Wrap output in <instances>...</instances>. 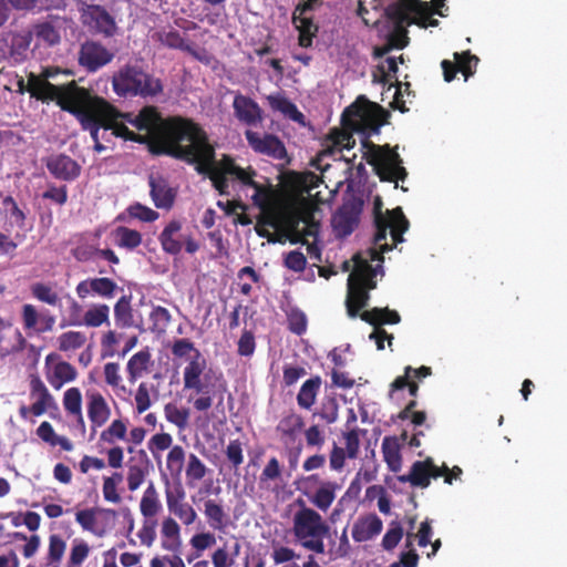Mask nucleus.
Here are the masks:
<instances>
[{
  "label": "nucleus",
  "mask_w": 567,
  "mask_h": 567,
  "mask_svg": "<svg viewBox=\"0 0 567 567\" xmlns=\"http://www.w3.org/2000/svg\"><path fill=\"white\" fill-rule=\"evenodd\" d=\"M218 163L221 166L223 173L226 174L228 178L231 177L233 181H238L244 186L252 184L254 177L256 176L254 168L240 167L236 164L235 159L227 154H224Z\"/></svg>",
  "instance_id": "cd10ccee"
},
{
  "label": "nucleus",
  "mask_w": 567,
  "mask_h": 567,
  "mask_svg": "<svg viewBox=\"0 0 567 567\" xmlns=\"http://www.w3.org/2000/svg\"><path fill=\"white\" fill-rule=\"evenodd\" d=\"M80 19L84 27L92 33L101 34L104 38H112L117 32L114 17L100 4H81Z\"/></svg>",
  "instance_id": "1a4fd4ad"
},
{
  "label": "nucleus",
  "mask_w": 567,
  "mask_h": 567,
  "mask_svg": "<svg viewBox=\"0 0 567 567\" xmlns=\"http://www.w3.org/2000/svg\"><path fill=\"white\" fill-rule=\"evenodd\" d=\"M370 293L364 287L358 286L351 277L348 278V295L346 300L347 313L350 318H355L360 310L368 306Z\"/></svg>",
  "instance_id": "a878e982"
},
{
  "label": "nucleus",
  "mask_w": 567,
  "mask_h": 567,
  "mask_svg": "<svg viewBox=\"0 0 567 567\" xmlns=\"http://www.w3.org/2000/svg\"><path fill=\"white\" fill-rule=\"evenodd\" d=\"M155 39L163 45L187 52L198 61H203L205 58V50H199L193 42H188L185 38L176 30L158 31L155 33Z\"/></svg>",
  "instance_id": "6ab92c4d"
},
{
  "label": "nucleus",
  "mask_w": 567,
  "mask_h": 567,
  "mask_svg": "<svg viewBox=\"0 0 567 567\" xmlns=\"http://www.w3.org/2000/svg\"><path fill=\"white\" fill-rule=\"evenodd\" d=\"M190 546L196 550L194 557H188V563L193 561L195 557H199L200 553L216 544V537L212 533L195 534L190 540Z\"/></svg>",
  "instance_id": "0e129e2a"
},
{
  "label": "nucleus",
  "mask_w": 567,
  "mask_h": 567,
  "mask_svg": "<svg viewBox=\"0 0 567 567\" xmlns=\"http://www.w3.org/2000/svg\"><path fill=\"white\" fill-rule=\"evenodd\" d=\"M66 543L58 534H52L49 537V547L47 554V566H59L65 553Z\"/></svg>",
  "instance_id": "09e8293b"
},
{
  "label": "nucleus",
  "mask_w": 567,
  "mask_h": 567,
  "mask_svg": "<svg viewBox=\"0 0 567 567\" xmlns=\"http://www.w3.org/2000/svg\"><path fill=\"white\" fill-rule=\"evenodd\" d=\"M339 485L332 481H323L317 491L309 497L310 503L318 509L327 512L336 499Z\"/></svg>",
  "instance_id": "c756f323"
},
{
  "label": "nucleus",
  "mask_w": 567,
  "mask_h": 567,
  "mask_svg": "<svg viewBox=\"0 0 567 567\" xmlns=\"http://www.w3.org/2000/svg\"><path fill=\"white\" fill-rule=\"evenodd\" d=\"M31 32L50 47L60 43L61 40L59 30L50 21H41L33 24Z\"/></svg>",
  "instance_id": "de8ad7c7"
},
{
  "label": "nucleus",
  "mask_w": 567,
  "mask_h": 567,
  "mask_svg": "<svg viewBox=\"0 0 567 567\" xmlns=\"http://www.w3.org/2000/svg\"><path fill=\"white\" fill-rule=\"evenodd\" d=\"M431 458L416 461L412 464L410 473L399 477L401 482H410L411 485L425 488L430 485L431 478Z\"/></svg>",
  "instance_id": "2f4dec72"
},
{
  "label": "nucleus",
  "mask_w": 567,
  "mask_h": 567,
  "mask_svg": "<svg viewBox=\"0 0 567 567\" xmlns=\"http://www.w3.org/2000/svg\"><path fill=\"white\" fill-rule=\"evenodd\" d=\"M404 530L400 522L392 520L382 538V547L385 550H393L403 537Z\"/></svg>",
  "instance_id": "680f3d73"
},
{
  "label": "nucleus",
  "mask_w": 567,
  "mask_h": 567,
  "mask_svg": "<svg viewBox=\"0 0 567 567\" xmlns=\"http://www.w3.org/2000/svg\"><path fill=\"white\" fill-rule=\"evenodd\" d=\"M30 396L35 399V402L32 404L34 416H40L49 409L56 408L54 398L37 374L30 375Z\"/></svg>",
  "instance_id": "aec40b11"
},
{
  "label": "nucleus",
  "mask_w": 567,
  "mask_h": 567,
  "mask_svg": "<svg viewBox=\"0 0 567 567\" xmlns=\"http://www.w3.org/2000/svg\"><path fill=\"white\" fill-rule=\"evenodd\" d=\"M404 388L409 389L411 396L416 398L419 394V384L415 380H412V367L408 365L404 369V374L396 377L390 384L389 398L392 399L393 393Z\"/></svg>",
  "instance_id": "a18cd8bd"
},
{
  "label": "nucleus",
  "mask_w": 567,
  "mask_h": 567,
  "mask_svg": "<svg viewBox=\"0 0 567 567\" xmlns=\"http://www.w3.org/2000/svg\"><path fill=\"white\" fill-rule=\"evenodd\" d=\"M86 342V336L81 331H66L58 337V349L62 352L81 349Z\"/></svg>",
  "instance_id": "49530a36"
},
{
  "label": "nucleus",
  "mask_w": 567,
  "mask_h": 567,
  "mask_svg": "<svg viewBox=\"0 0 567 567\" xmlns=\"http://www.w3.org/2000/svg\"><path fill=\"white\" fill-rule=\"evenodd\" d=\"M204 515L210 528L225 532L229 525V516L224 506L216 499L208 498L204 502Z\"/></svg>",
  "instance_id": "bb28decb"
},
{
  "label": "nucleus",
  "mask_w": 567,
  "mask_h": 567,
  "mask_svg": "<svg viewBox=\"0 0 567 567\" xmlns=\"http://www.w3.org/2000/svg\"><path fill=\"white\" fill-rule=\"evenodd\" d=\"M49 173L56 179L75 181L81 174V165L66 154H53L44 159Z\"/></svg>",
  "instance_id": "dca6fc26"
},
{
  "label": "nucleus",
  "mask_w": 567,
  "mask_h": 567,
  "mask_svg": "<svg viewBox=\"0 0 567 567\" xmlns=\"http://www.w3.org/2000/svg\"><path fill=\"white\" fill-rule=\"evenodd\" d=\"M165 419L174 424L178 430H185L188 425L189 410L186 408H178L176 404L169 402L164 405Z\"/></svg>",
  "instance_id": "8fccbe9b"
},
{
  "label": "nucleus",
  "mask_w": 567,
  "mask_h": 567,
  "mask_svg": "<svg viewBox=\"0 0 567 567\" xmlns=\"http://www.w3.org/2000/svg\"><path fill=\"white\" fill-rule=\"evenodd\" d=\"M322 384L321 377L315 375L306 380L297 394V403L300 409L310 410L317 400Z\"/></svg>",
  "instance_id": "7c9ffc66"
},
{
  "label": "nucleus",
  "mask_w": 567,
  "mask_h": 567,
  "mask_svg": "<svg viewBox=\"0 0 567 567\" xmlns=\"http://www.w3.org/2000/svg\"><path fill=\"white\" fill-rule=\"evenodd\" d=\"M150 363L151 352L147 348L132 355L126 365L128 380L134 382L141 378L143 373L147 371Z\"/></svg>",
  "instance_id": "ea45409f"
},
{
  "label": "nucleus",
  "mask_w": 567,
  "mask_h": 567,
  "mask_svg": "<svg viewBox=\"0 0 567 567\" xmlns=\"http://www.w3.org/2000/svg\"><path fill=\"white\" fill-rule=\"evenodd\" d=\"M87 417L91 429L95 432L103 426L111 417V409L105 398L97 391H87Z\"/></svg>",
  "instance_id": "a211bd4d"
},
{
  "label": "nucleus",
  "mask_w": 567,
  "mask_h": 567,
  "mask_svg": "<svg viewBox=\"0 0 567 567\" xmlns=\"http://www.w3.org/2000/svg\"><path fill=\"white\" fill-rule=\"evenodd\" d=\"M320 223L316 220L312 212L303 209L297 213L296 219L289 228V241L291 244L308 245V238L318 239Z\"/></svg>",
  "instance_id": "ddd939ff"
},
{
  "label": "nucleus",
  "mask_w": 567,
  "mask_h": 567,
  "mask_svg": "<svg viewBox=\"0 0 567 567\" xmlns=\"http://www.w3.org/2000/svg\"><path fill=\"white\" fill-rule=\"evenodd\" d=\"M93 295L104 299H112L120 289L117 284L109 277L92 278Z\"/></svg>",
  "instance_id": "5fc2aeb1"
},
{
  "label": "nucleus",
  "mask_w": 567,
  "mask_h": 567,
  "mask_svg": "<svg viewBox=\"0 0 567 567\" xmlns=\"http://www.w3.org/2000/svg\"><path fill=\"white\" fill-rule=\"evenodd\" d=\"M150 320L152 321V331L163 333L169 326L172 316L165 307L157 306L151 311Z\"/></svg>",
  "instance_id": "bf43d9fd"
},
{
  "label": "nucleus",
  "mask_w": 567,
  "mask_h": 567,
  "mask_svg": "<svg viewBox=\"0 0 567 567\" xmlns=\"http://www.w3.org/2000/svg\"><path fill=\"white\" fill-rule=\"evenodd\" d=\"M161 509L162 503L159 501L158 493L154 484L151 482L144 491L140 502L141 514L145 517V519H154Z\"/></svg>",
  "instance_id": "f704fd0d"
},
{
  "label": "nucleus",
  "mask_w": 567,
  "mask_h": 567,
  "mask_svg": "<svg viewBox=\"0 0 567 567\" xmlns=\"http://www.w3.org/2000/svg\"><path fill=\"white\" fill-rule=\"evenodd\" d=\"M63 406L69 414L78 417L79 424L84 429L85 423L82 415V394L79 388H70L64 392Z\"/></svg>",
  "instance_id": "79ce46f5"
},
{
  "label": "nucleus",
  "mask_w": 567,
  "mask_h": 567,
  "mask_svg": "<svg viewBox=\"0 0 567 567\" xmlns=\"http://www.w3.org/2000/svg\"><path fill=\"white\" fill-rule=\"evenodd\" d=\"M383 528V523L377 514L360 516L352 526V538L357 543H363L377 537Z\"/></svg>",
  "instance_id": "412c9836"
},
{
  "label": "nucleus",
  "mask_w": 567,
  "mask_h": 567,
  "mask_svg": "<svg viewBox=\"0 0 567 567\" xmlns=\"http://www.w3.org/2000/svg\"><path fill=\"white\" fill-rule=\"evenodd\" d=\"M76 377L78 371L71 363L60 361L53 367L47 379L54 389L59 390L64 383L74 381Z\"/></svg>",
  "instance_id": "473e14b6"
},
{
  "label": "nucleus",
  "mask_w": 567,
  "mask_h": 567,
  "mask_svg": "<svg viewBox=\"0 0 567 567\" xmlns=\"http://www.w3.org/2000/svg\"><path fill=\"white\" fill-rule=\"evenodd\" d=\"M281 465L278 458L275 456L269 458L259 476V485L265 486L271 481L279 480L281 477Z\"/></svg>",
  "instance_id": "69168bd1"
},
{
  "label": "nucleus",
  "mask_w": 567,
  "mask_h": 567,
  "mask_svg": "<svg viewBox=\"0 0 567 567\" xmlns=\"http://www.w3.org/2000/svg\"><path fill=\"white\" fill-rule=\"evenodd\" d=\"M165 484V498L168 512L186 526L194 524L197 519V513L190 504L185 502V491L182 484L178 482L175 488L172 489L169 480L166 476Z\"/></svg>",
  "instance_id": "f8f14e48"
},
{
  "label": "nucleus",
  "mask_w": 567,
  "mask_h": 567,
  "mask_svg": "<svg viewBox=\"0 0 567 567\" xmlns=\"http://www.w3.org/2000/svg\"><path fill=\"white\" fill-rule=\"evenodd\" d=\"M208 472L205 463L194 453H190L187 457V464L185 468L186 484L189 487H194L197 482L202 481Z\"/></svg>",
  "instance_id": "a19ab883"
},
{
  "label": "nucleus",
  "mask_w": 567,
  "mask_h": 567,
  "mask_svg": "<svg viewBox=\"0 0 567 567\" xmlns=\"http://www.w3.org/2000/svg\"><path fill=\"white\" fill-rule=\"evenodd\" d=\"M58 73V68H45L39 75L31 72L29 74V94L42 103L55 102L64 111L74 102H81L90 90L79 86L74 80L66 84H52L49 79Z\"/></svg>",
  "instance_id": "39448f33"
},
{
  "label": "nucleus",
  "mask_w": 567,
  "mask_h": 567,
  "mask_svg": "<svg viewBox=\"0 0 567 567\" xmlns=\"http://www.w3.org/2000/svg\"><path fill=\"white\" fill-rule=\"evenodd\" d=\"M115 235L117 238L118 246L126 249H135L142 243L141 233L125 226L117 227L115 229Z\"/></svg>",
  "instance_id": "864d4df0"
},
{
  "label": "nucleus",
  "mask_w": 567,
  "mask_h": 567,
  "mask_svg": "<svg viewBox=\"0 0 567 567\" xmlns=\"http://www.w3.org/2000/svg\"><path fill=\"white\" fill-rule=\"evenodd\" d=\"M173 158L195 165L196 172L207 176L220 195L229 194V178L223 173L216 159L215 147L204 128L190 144H187L186 150L174 151Z\"/></svg>",
  "instance_id": "20e7f679"
},
{
  "label": "nucleus",
  "mask_w": 567,
  "mask_h": 567,
  "mask_svg": "<svg viewBox=\"0 0 567 567\" xmlns=\"http://www.w3.org/2000/svg\"><path fill=\"white\" fill-rule=\"evenodd\" d=\"M65 112L74 115L83 130L90 131L94 142L100 141L99 133L101 128L112 131L116 137L136 143H144L147 138L142 134L131 131L127 125L118 121L120 111L103 97L92 95L87 92L81 102H74L68 106Z\"/></svg>",
  "instance_id": "7ed1b4c3"
},
{
  "label": "nucleus",
  "mask_w": 567,
  "mask_h": 567,
  "mask_svg": "<svg viewBox=\"0 0 567 567\" xmlns=\"http://www.w3.org/2000/svg\"><path fill=\"white\" fill-rule=\"evenodd\" d=\"M115 54L99 41L87 40L80 47L78 62L87 73H95L114 59Z\"/></svg>",
  "instance_id": "9b49d317"
},
{
  "label": "nucleus",
  "mask_w": 567,
  "mask_h": 567,
  "mask_svg": "<svg viewBox=\"0 0 567 567\" xmlns=\"http://www.w3.org/2000/svg\"><path fill=\"white\" fill-rule=\"evenodd\" d=\"M148 184L151 187L150 195L157 208L169 209L174 205L175 192L169 187L168 182L158 176H150Z\"/></svg>",
  "instance_id": "5701e85b"
},
{
  "label": "nucleus",
  "mask_w": 567,
  "mask_h": 567,
  "mask_svg": "<svg viewBox=\"0 0 567 567\" xmlns=\"http://www.w3.org/2000/svg\"><path fill=\"white\" fill-rule=\"evenodd\" d=\"M360 318L377 328H382L383 324H398L401 321L399 312L386 307H374L371 310H365L360 313Z\"/></svg>",
  "instance_id": "c85d7f7f"
},
{
  "label": "nucleus",
  "mask_w": 567,
  "mask_h": 567,
  "mask_svg": "<svg viewBox=\"0 0 567 567\" xmlns=\"http://www.w3.org/2000/svg\"><path fill=\"white\" fill-rule=\"evenodd\" d=\"M267 100H268L270 107L274 111L280 112L281 114H284L285 116L289 117L290 120H292L295 122L303 123V118H305L303 114L286 96L281 95V94L269 95L267 97Z\"/></svg>",
  "instance_id": "e433bc0d"
},
{
  "label": "nucleus",
  "mask_w": 567,
  "mask_h": 567,
  "mask_svg": "<svg viewBox=\"0 0 567 567\" xmlns=\"http://www.w3.org/2000/svg\"><path fill=\"white\" fill-rule=\"evenodd\" d=\"M349 277H351L358 286L364 287L368 292L377 287V281L374 279L375 270L368 260H360Z\"/></svg>",
  "instance_id": "58836bf2"
},
{
  "label": "nucleus",
  "mask_w": 567,
  "mask_h": 567,
  "mask_svg": "<svg viewBox=\"0 0 567 567\" xmlns=\"http://www.w3.org/2000/svg\"><path fill=\"white\" fill-rule=\"evenodd\" d=\"M361 203L355 200L346 202L332 216V227L337 236H349L359 223Z\"/></svg>",
  "instance_id": "2eb2a0df"
},
{
  "label": "nucleus",
  "mask_w": 567,
  "mask_h": 567,
  "mask_svg": "<svg viewBox=\"0 0 567 567\" xmlns=\"http://www.w3.org/2000/svg\"><path fill=\"white\" fill-rule=\"evenodd\" d=\"M185 462V450L181 445H174L166 457V467L172 476H179Z\"/></svg>",
  "instance_id": "13d9d810"
},
{
  "label": "nucleus",
  "mask_w": 567,
  "mask_h": 567,
  "mask_svg": "<svg viewBox=\"0 0 567 567\" xmlns=\"http://www.w3.org/2000/svg\"><path fill=\"white\" fill-rule=\"evenodd\" d=\"M386 18L393 23V31L388 37V43L393 49H404L409 43L406 27L413 24V18L405 16L399 4H388Z\"/></svg>",
  "instance_id": "4468645a"
},
{
  "label": "nucleus",
  "mask_w": 567,
  "mask_h": 567,
  "mask_svg": "<svg viewBox=\"0 0 567 567\" xmlns=\"http://www.w3.org/2000/svg\"><path fill=\"white\" fill-rule=\"evenodd\" d=\"M292 24L299 32L298 43L301 48L312 45V40L318 33V25L313 22L312 17L308 12L295 9L292 13Z\"/></svg>",
  "instance_id": "b1692460"
},
{
  "label": "nucleus",
  "mask_w": 567,
  "mask_h": 567,
  "mask_svg": "<svg viewBox=\"0 0 567 567\" xmlns=\"http://www.w3.org/2000/svg\"><path fill=\"white\" fill-rule=\"evenodd\" d=\"M30 289H31L32 296L37 300L44 302L49 306L55 307L61 301L58 292L55 290H53V288L48 284L35 282L31 286Z\"/></svg>",
  "instance_id": "3c124183"
},
{
  "label": "nucleus",
  "mask_w": 567,
  "mask_h": 567,
  "mask_svg": "<svg viewBox=\"0 0 567 567\" xmlns=\"http://www.w3.org/2000/svg\"><path fill=\"white\" fill-rule=\"evenodd\" d=\"M90 554V546L82 539H74L66 567H81Z\"/></svg>",
  "instance_id": "e2e57ef3"
},
{
  "label": "nucleus",
  "mask_w": 567,
  "mask_h": 567,
  "mask_svg": "<svg viewBox=\"0 0 567 567\" xmlns=\"http://www.w3.org/2000/svg\"><path fill=\"white\" fill-rule=\"evenodd\" d=\"M173 437L168 433H157L151 437L147 447L155 458H158V452L165 451L172 446Z\"/></svg>",
  "instance_id": "774afa93"
},
{
  "label": "nucleus",
  "mask_w": 567,
  "mask_h": 567,
  "mask_svg": "<svg viewBox=\"0 0 567 567\" xmlns=\"http://www.w3.org/2000/svg\"><path fill=\"white\" fill-rule=\"evenodd\" d=\"M2 206L4 207L6 212L9 214L11 226L14 225L18 228H24L27 215L19 207L18 203L11 195L3 197Z\"/></svg>",
  "instance_id": "6e6d98bb"
},
{
  "label": "nucleus",
  "mask_w": 567,
  "mask_h": 567,
  "mask_svg": "<svg viewBox=\"0 0 567 567\" xmlns=\"http://www.w3.org/2000/svg\"><path fill=\"white\" fill-rule=\"evenodd\" d=\"M235 117L248 126L257 125L264 118L262 110L256 101L241 93H236L233 101Z\"/></svg>",
  "instance_id": "f3484780"
},
{
  "label": "nucleus",
  "mask_w": 567,
  "mask_h": 567,
  "mask_svg": "<svg viewBox=\"0 0 567 567\" xmlns=\"http://www.w3.org/2000/svg\"><path fill=\"white\" fill-rule=\"evenodd\" d=\"M245 137L248 145L255 153L268 156L274 161H278L281 166L290 164L291 157L289 156L284 142L277 135L270 133L260 135L257 132L247 130L245 132Z\"/></svg>",
  "instance_id": "9d476101"
},
{
  "label": "nucleus",
  "mask_w": 567,
  "mask_h": 567,
  "mask_svg": "<svg viewBox=\"0 0 567 567\" xmlns=\"http://www.w3.org/2000/svg\"><path fill=\"white\" fill-rule=\"evenodd\" d=\"M454 59L458 69L465 80H467L471 75L474 74L475 69L478 63V58L476 55L471 54L470 51H465L462 53H454Z\"/></svg>",
  "instance_id": "052dcab7"
},
{
  "label": "nucleus",
  "mask_w": 567,
  "mask_h": 567,
  "mask_svg": "<svg viewBox=\"0 0 567 567\" xmlns=\"http://www.w3.org/2000/svg\"><path fill=\"white\" fill-rule=\"evenodd\" d=\"M299 509L292 517V535L305 549L315 554H324V538L330 534V526L313 508L308 507L303 499L298 498Z\"/></svg>",
  "instance_id": "423d86ee"
},
{
  "label": "nucleus",
  "mask_w": 567,
  "mask_h": 567,
  "mask_svg": "<svg viewBox=\"0 0 567 567\" xmlns=\"http://www.w3.org/2000/svg\"><path fill=\"white\" fill-rule=\"evenodd\" d=\"M206 367V359L200 351H196V355H190V360L183 373L184 389L194 390L196 393H204V384L200 377Z\"/></svg>",
  "instance_id": "4be33fe9"
},
{
  "label": "nucleus",
  "mask_w": 567,
  "mask_h": 567,
  "mask_svg": "<svg viewBox=\"0 0 567 567\" xmlns=\"http://www.w3.org/2000/svg\"><path fill=\"white\" fill-rule=\"evenodd\" d=\"M162 249L172 256L181 254L183 248L187 254H195L199 249V243L190 233L183 231V225L179 220H171L158 236Z\"/></svg>",
  "instance_id": "6e6552de"
},
{
  "label": "nucleus",
  "mask_w": 567,
  "mask_h": 567,
  "mask_svg": "<svg viewBox=\"0 0 567 567\" xmlns=\"http://www.w3.org/2000/svg\"><path fill=\"white\" fill-rule=\"evenodd\" d=\"M110 317V307L106 303H97L93 305L91 308H89L83 319L80 320L79 317L71 316L68 323H61V327L65 326H86L92 328L101 327L103 323H110L109 320Z\"/></svg>",
  "instance_id": "393cba45"
},
{
  "label": "nucleus",
  "mask_w": 567,
  "mask_h": 567,
  "mask_svg": "<svg viewBox=\"0 0 567 567\" xmlns=\"http://www.w3.org/2000/svg\"><path fill=\"white\" fill-rule=\"evenodd\" d=\"M303 426V417L300 414L291 412L279 421L276 430L281 437H287L290 442H293Z\"/></svg>",
  "instance_id": "4c0bfd02"
},
{
  "label": "nucleus",
  "mask_w": 567,
  "mask_h": 567,
  "mask_svg": "<svg viewBox=\"0 0 567 567\" xmlns=\"http://www.w3.org/2000/svg\"><path fill=\"white\" fill-rule=\"evenodd\" d=\"M382 454L390 471L396 473L401 470L402 457L399 440L395 436H385L382 441Z\"/></svg>",
  "instance_id": "c9c22d12"
},
{
  "label": "nucleus",
  "mask_w": 567,
  "mask_h": 567,
  "mask_svg": "<svg viewBox=\"0 0 567 567\" xmlns=\"http://www.w3.org/2000/svg\"><path fill=\"white\" fill-rule=\"evenodd\" d=\"M389 215L392 216L390 235H391L392 240H393V244L391 245L392 248H393L399 243H402L404 240L403 234L409 228V220L404 216L401 207H396L394 209H391L389 212Z\"/></svg>",
  "instance_id": "37998d69"
},
{
  "label": "nucleus",
  "mask_w": 567,
  "mask_h": 567,
  "mask_svg": "<svg viewBox=\"0 0 567 567\" xmlns=\"http://www.w3.org/2000/svg\"><path fill=\"white\" fill-rule=\"evenodd\" d=\"M127 426L121 419L113 420L107 429L103 430L100 435L102 442L113 444L116 440H125Z\"/></svg>",
  "instance_id": "4d7b16f0"
},
{
  "label": "nucleus",
  "mask_w": 567,
  "mask_h": 567,
  "mask_svg": "<svg viewBox=\"0 0 567 567\" xmlns=\"http://www.w3.org/2000/svg\"><path fill=\"white\" fill-rule=\"evenodd\" d=\"M33 39L31 31L13 33L9 45V54L16 62H22L27 59L30 44Z\"/></svg>",
  "instance_id": "72a5a7b5"
},
{
  "label": "nucleus",
  "mask_w": 567,
  "mask_h": 567,
  "mask_svg": "<svg viewBox=\"0 0 567 567\" xmlns=\"http://www.w3.org/2000/svg\"><path fill=\"white\" fill-rule=\"evenodd\" d=\"M127 213L131 217L145 223L155 221L159 217V214L156 210L140 203L128 206Z\"/></svg>",
  "instance_id": "338daca9"
},
{
  "label": "nucleus",
  "mask_w": 567,
  "mask_h": 567,
  "mask_svg": "<svg viewBox=\"0 0 567 567\" xmlns=\"http://www.w3.org/2000/svg\"><path fill=\"white\" fill-rule=\"evenodd\" d=\"M390 112L380 104L370 102L360 96L348 106L341 116L342 130H332L324 144V154L333 155L334 151L351 150L355 145L353 132L362 133L361 142L363 158L372 166L374 174L381 182L395 183L404 181L408 176L402 158L395 148L389 144L378 145L370 141V136L379 134L381 126L388 123Z\"/></svg>",
  "instance_id": "f257e3e1"
},
{
  "label": "nucleus",
  "mask_w": 567,
  "mask_h": 567,
  "mask_svg": "<svg viewBox=\"0 0 567 567\" xmlns=\"http://www.w3.org/2000/svg\"><path fill=\"white\" fill-rule=\"evenodd\" d=\"M115 323L120 328H130L133 326V312L131 307V297L122 296L114 306Z\"/></svg>",
  "instance_id": "c03bdc74"
},
{
  "label": "nucleus",
  "mask_w": 567,
  "mask_h": 567,
  "mask_svg": "<svg viewBox=\"0 0 567 567\" xmlns=\"http://www.w3.org/2000/svg\"><path fill=\"white\" fill-rule=\"evenodd\" d=\"M118 121L131 124L144 135L151 154L173 157V152L186 150L203 127L190 118L171 116L163 118L157 107L144 106L137 114L120 112Z\"/></svg>",
  "instance_id": "f03ea898"
},
{
  "label": "nucleus",
  "mask_w": 567,
  "mask_h": 567,
  "mask_svg": "<svg viewBox=\"0 0 567 567\" xmlns=\"http://www.w3.org/2000/svg\"><path fill=\"white\" fill-rule=\"evenodd\" d=\"M114 92L120 96H155L163 91L159 79L148 74L137 65L126 64L112 79Z\"/></svg>",
  "instance_id": "0eeeda50"
},
{
  "label": "nucleus",
  "mask_w": 567,
  "mask_h": 567,
  "mask_svg": "<svg viewBox=\"0 0 567 567\" xmlns=\"http://www.w3.org/2000/svg\"><path fill=\"white\" fill-rule=\"evenodd\" d=\"M315 415H318L326 424L337 422L339 417V403L337 399L334 396H324Z\"/></svg>",
  "instance_id": "603ef678"
}]
</instances>
